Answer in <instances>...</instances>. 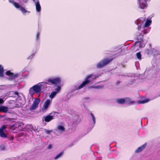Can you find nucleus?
<instances>
[{
  "mask_svg": "<svg viewBox=\"0 0 160 160\" xmlns=\"http://www.w3.org/2000/svg\"><path fill=\"white\" fill-rule=\"evenodd\" d=\"M57 93V92L55 91L52 92L51 94L50 95V98H53L54 97V96L56 95Z\"/></svg>",
  "mask_w": 160,
  "mask_h": 160,
  "instance_id": "25",
  "label": "nucleus"
},
{
  "mask_svg": "<svg viewBox=\"0 0 160 160\" xmlns=\"http://www.w3.org/2000/svg\"><path fill=\"white\" fill-rule=\"evenodd\" d=\"M159 96H160V95Z\"/></svg>",
  "mask_w": 160,
  "mask_h": 160,
  "instance_id": "40",
  "label": "nucleus"
},
{
  "mask_svg": "<svg viewBox=\"0 0 160 160\" xmlns=\"http://www.w3.org/2000/svg\"><path fill=\"white\" fill-rule=\"evenodd\" d=\"M53 118V117L52 116L48 115L45 117L44 118V120L46 122H49L52 120Z\"/></svg>",
  "mask_w": 160,
  "mask_h": 160,
  "instance_id": "16",
  "label": "nucleus"
},
{
  "mask_svg": "<svg viewBox=\"0 0 160 160\" xmlns=\"http://www.w3.org/2000/svg\"><path fill=\"white\" fill-rule=\"evenodd\" d=\"M149 101L148 99H146L142 100H139L138 101V104L145 103L148 102Z\"/></svg>",
  "mask_w": 160,
  "mask_h": 160,
  "instance_id": "22",
  "label": "nucleus"
},
{
  "mask_svg": "<svg viewBox=\"0 0 160 160\" xmlns=\"http://www.w3.org/2000/svg\"><path fill=\"white\" fill-rule=\"evenodd\" d=\"M52 147V145L51 144H49L47 147V148L48 149H51Z\"/></svg>",
  "mask_w": 160,
  "mask_h": 160,
  "instance_id": "34",
  "label": "nucleus"
},
{
  "mask_svg": "<svg viewBox=\"0 0 160 160\" xmlns=\"http://www.w3.org/2000/svg\"><path fill=\"white\" fill-rule=\"evenodd\" d=\"M8 108L5 106H1L0 107V112L6 113L8 111Z\"/></svg>",
  "mask_w": 160,
  "mask_h": 160,
  "instance_id": "15",
  "label": "nucleus"
},
{
  "mask_svg": "<svg viewBox=\"0 0 160 160\" xmlns=\"http://www.w3.org/2000/svg\"><path fill=\"white\" fill-rule=\"evenodd\" d=\"M88 77L87 78L86 77L85 78L84 81L78 87V89H80L85 87L87 85L89 84V81L88 80Z\"/></svg>",
  "mask_w": 160,
  "mask_h": 160,
  "instance_id": "7",
  "label": "nucleus"
},
{
  "mask_svg": "<svg viewBox=\"0 0 160 160\" xmlns=\"http://www.w3.org/2000/svg\"><path fill=\"white\" fill-rule=\"evenodd\" d=\"M90 114H91V115L92 116V120H93V123H94V124H95V117L94 116L93 114L92 113H91Z\"/></svg>",
  "mask_w": 160,
  "mask_h": 160,
  "instance_id": "27",
  "label": "nucleus"
},
{
  "mask_svg": "<svg viewBox=\"0 0 160 160\" xmlns=\"http://www.w3.org/2000/svg\"><path fill=\"white\" fill-rule=\"evenodd\" d=\"M113 59V58H106L100 61L97 64V68H101L109 63Z\"/></svg>",
  "mask_w": 160,
  "mask_h": 160,
  "instance_id": "2",
  "label": "nucleus"
},
{
  "mask_svg": "<svg viewBox=\"0 0 160 160\" xmlns=\"http://www.w3.org/2000/svg\"><path fill=\"white\" fill-rule=\"evenodd\" d=\"M4 102V101L3 100L2 98H0V104L3 103Z\"/></svg>",
  "mask_w": 160,
  "mask_h": 160,
  "instance_id": "32",
  "label": "nucleus"
},
{
  "mask_svg": "<svg viewBox=\"0 0 160 160\" xmlns=\"http://www.w3.org/2000/svg\"><path fill=\"white\" fill-rule=\"evenodd\" d=\"M6 125H3L0 128V136L2 138H6L7 135L4 132V130L6 128Z\"/></svg>",
  "mask_w": 160,
  "mask_h": 160,
  "instance_id": "6",
  "label": "nucleus"
},
{
  "mask_svg": "<svg viewBox=\"0 0 160 160\" xmlns=\"http://www.w3.org/2000/svg\"><path fill=\"white\" fill-rule=\"evenodd\" d=\"M37 0L38 1L36 3V10L38 12H39L41 11V8L38 0Z\"/></svg>",
  "mask_w": 160,
  "mask_h": 160,
  "instance_id": "17",
  "label": "nucleus"
},
{
  "mask_svg": "<svg viewBox=\"0 0 160 160\" xmlns=\"http://www.w3.org/2000/svg\"><path fill=\"white\" fill-rule=\"evenodd\" d=\"M137 46H138L140 48H142L144 47L145 45L143 43V42H136L133 45V47H135Z\"/></svg>",
  "mask_w": 160,
  "mask_h": 160,
  "instance_id": "13",
  "label": "nucleus"
},
{
  "mask_svg": "<svg viewBox=\"0 0 160 160\" xmlns=\"http://www.w3.org/2000/svg\"><path fill=\"white\" fill-rule=\"evenodd\" d=\"M136 56L137 58L139 60H141L142 59L141 55L140 52H139L136 53Z\"/></svg>",
  "mask_w": 160,
  "mask_h": 160,
  "instance_id": "26",
  "label": "nucleus"
},
{
  "mask_svg": "<svg viewBox=\"0 0 160 160\" xmlns=\"http://www.w3.org/2000/svg\"><path fill=\"white\" fill-rule=\"evenodd\" d=\"M61 87H60L59 86H58L57 87V88L56 89V90L57 92H59L61 90Z\"/></svg>",
  "mask_w": 160,
  "mask_h": 160,
  "instance_id": "28",
  "label": "nucleus"
},
{
  "mask_svg": "<svg viewBox=\"0 0 160 160\" xmlns=\"http://www.w3.org/2000/svg\"><path fill=\"white\" fill-rule=\"evenodd\" d=\"M51 102V101L49 99H47L45 102L42 108L44 109L45 110H46L48 108V107Z\"/></svg>",
  "mask_w": 160,
  "mask_h": 160,
  "instance_id": "14",
  "label": "nucleus"
},
{
  "mask_svg": "<svg viewBox=\"0 0 160 160\" xmlns=\"http://www.w3.org/2000/svg\"><path fill=\"white\" fill-rule=\"evenodd\" d=\"M139 5L140 8L141 9H144L146 8L147 6V2L146 1H142L141 0H139Z\"/></svg>",
  "mask_w": 160,
  "mask_h": 160,
  "instance_id": "10",
  "label": "nucleus"
},
{
  "mask_svg": "<svg viewBox=\"0 0 160 160\" xmlns=\"http://www.w3.org/2000/svg\"><path fill=\"white\" fill-rule=\"evenodd\" d=\"M141 26H140V25L139 26L138 25V29L139 30H140V29H141Z\"/></svg>",
  "mask_w": 160,
  "mask_h": 160,
  "instance_id": "36",
  "label": "nucleus"
},
{
  "mask_svg": "<svg viewBox=\"0 0 160 160\" xmlns=\"http://www.w3.org/2000/svg\"><path fill=\"white\" fill-rule=\"evenodd\" d=\"M21 126V125L19 123H15L13 124H11L9 125L10 129L12 130H15L16 129Z\"/></svg>",
  "mask_w": 160,
  "mask_h": 160,
  "instance_id": "11",
  "label": "nucleus"
},
{
  "mask_svg": "<svg viewBox=\"0 0 160 160\" xmlns=\"http://www.w3.org/2000/svg\"><path fill=\"white\" fill-rule=\"evenodd\" d=\"M143 36L140 33H137L135 35V39L137 42H143Z\"/></svg>",
  "mask_w": 160,
  "mask_h": 160,
  "instance_id": "9",
  "label": "nucleus"
},
{
  "mask_svg": "<svg viewBox=\"0 0 160 160\" xmlns=\"http://www.w3.org/2000/svg\"><path fill=\"white\" fill-rule=\"evenodd\" d=\"M52 132V131L48 130H46L45 131V132L48 134H49Z\"/></svg>",
  "mask_w": 160,
  "mask_h": 160,
  "instance_id": "29",
  "label": "nucleus"
},
{
  "mask_svg": "<svg viewBox=\"0 0 160 160\" xmlns=\"http://www.w3.org/2000/svg\"><path fill=\"white\" fill-rule=\"evenodd\" d=\"M22 1L24 2L25 3H26L28 1V0H22Z\"/></svg>",
  "mask_w": 160,
  "mask_h": 160,
  "instance_id": "38",
  "label": "nucleus"
},
{
  "mask_svg": "<svg viewBox=\"0 0 160 160\" xmlns=\"http://www.w3.org/2000/svg\"><path fill=\"white\" fill-rule=\"evenodd\" d=\"M86 77V78H87L88 77V80H89V82L90 83V82L94 80L97 78H98V76L92 74L88 75Z\"/></svg>",
  "mask_w": 160,
  "mask_h": 160,
  "instance_id": "8",
  "label": "nucleus"
},
{
  "mask_svg": "<svg viewBox=\"0 0 160 160\" xmlns=\"http://www.w3.org/2000/svg\"><path fill=\"white\" fill-rule=\"evenodd\" d=\"M125 102L127 104H133L134 103V101H132L131 99L129 98H125Z\"/></svg>",
  "mask_w": 160,
  "mask_h": 160,
  "instance_id": "21",
  "label": "nucleus"
},
{
  "mask_svg": "<svg viewBox=\"0 0 160 160\" xmlns=\"http://www.w3.org/2000/svg\"><path fill=\"white\" fill-rule=\"evenodd\" d=\"M40 101V100L39 99H35L33 102V103L30 108V110L32 111L38 107Z\"/></svg>",
  "mask_w": 160,
  "mask_h": 160,
  "instance_id": "4",
  "label": "nucleus"
},
{
  "mask_svg": "<svg viewBox=\"0 0 160 160\" xmlns=\"http://www.w3.org/2000/svg\"><path fill=\"white\" fill-rule=\"evenodd\" d=\"M102 87L101 86H96L94 88H100Z\"/></svg>",
  "mask_w": 160,
  "mask_h": 160,
  "instance_id": "35",
  "label": "nucleus"
},
{
  "mask_svg": "<svg viewBox=\"0 0 160 160\" xmlns=\"http://www.w3.org/2000/svg\"><path fill=\"white\" fill-rule=\"evenodd\" d=\"M47 81L48 82H42L39 83L30 88L29 90V93L30 94L33 95L35 93L40 92L42 89H44L45 88V86L47 84L50 85L59 84L61 81V79L59 77L54 78H50L47 80Z\"/></svg>",
  "mask_w": 160,
  "mask_h": 160,
  "instance_id": "1",
  "label": "nucleus"
},
{
  "mask_svg": "<svg viewBox=\"0 0 160 160\" xmlns=\"http://www.w3.org/2000/svg\"><path fill=\"white\" fill-rule=\"evenodd\" d=\"M63 154V151L61 152L54 158V159L55 160H56L58 159V158H60L62 155Z\"/></svg>",
  "mask_w": 160,
  "mask_h": 160,
  "instance_id": "23",
  "label": "nucleus"
},
{
  "mask_svg": "<svg viewBox=\"0 0 160 160\" xmlns=\"http://www.w3.org/2000/svg\"><path fill=\"white\" fill-rule=\"evenodd\" d=\"M151 23V21L149 20H147L143 28H145L149 26Z\"/></svg>",
  "mask_w": 160,
  "mask_h": 160,
  "instance_id": "19",
  "label": "nucleus"
},
{
  "mask_svg": "<svg viewBox=\"0 0 160 160\" xmlns=\"http://www.w3.org/2000/svg\"><path fill=\"white\" fill-rule=\"evenodd\" d=\"M34 2H35V0H32Z\"/></svg>",
  "mask_w": 160,
  "mask_h": 160,
  "instance_id": "39",
  "label": "nucleus"
},
{
  "mask_svg": "<svg viewBox=\"0 0 160 160\" xmlns=\"http://www.w3.org/2000/svg\"><path fill=\"white\" fill-rule=\"evenodd\" d=\"M116 101L119 104H123L125 102V99L124 98L118 99L116 100Z\"/></svg>",
  "mask_w": 160,
  "mask_h": 160,
  "instance_id": "20",
  "label": "nucleus"
},
{
  "mask_svg": "<svg viewBox=\"0 0 160 160\" xmlns=\"http://www.w3.org/2000/svg\"><path fill=\"white\" fill-rule=\"evenodd\" d=\"M6 74L11 79H14L18 77V73L14 74L11 72L10 71H8L6 72Z\"/></svg>",
  "mask_w": 160,
  "mask_h": 160,
  "instance_id": "5",
  "label": "nucleus"
},
{
  "mask_svg": "<svg viewBox=\"0 0 160 160\" xmlns=\"http://www.w3.org/2000/svg\"><path fill=\"white\" fill-rule=\"evenodd\" d=\"M39 32H38L37 33L36 36V39L37 40H38L39 39Z\"/></svg>",
  "mask_w": 160,
  "mask_h": 160,
  "instance_id": "31",
  "label": "nucleus"
},
{
  "mask_svg": "<svg viewBox=\"0 0 160 160\" xmlns=\"http://www.w3.org/2000/svg\"><path fill=\"white\" fill-rule=\"evenodd\" d=\"M58 129L60 131L62 132H64L65 131V129L64 127L61 125H59L58 126Z\"/></svg>",
  "mask_w": 160,
  "mask_h": 160,
  "instance_id": "24",
  "label": "nucleus"
},
{
  "mask_svg": "<svg viewBox=\"0 0 160 160\" xmlns=\"http://www.w3.org/2000/svg\"><path fill=\"white\" fill-rule=\"evenodd\" d=\"M10 2L12 3L16 8L17 9L19 8V10L23 14L28 12V11L22 5H20L18 2H14V1Z\"/></svg>",
  "mask_w": 160,
  "mask_h": 160,
  "instance_id": "3",
  "label": "nucleus"
},
{
  "mask_svg": "<svg viewBox=\"0 0 160 160\" xmlns=\"http://www.w3.org/2000/svg\"><path fill=\"white\" fill-rule=\"evenodd\" d=\"M143 33L144 34L147 33L149 31L148 30H147L146 29H144L143 31Z\"/></svg>",
  "mask_w": 160,
  "mask_h": 160,
  "instance_id": "30",
  "label": "nucleus"
},
{
  "mask_svg": "<svg viewBox=\"0 0 160 160\" xmlns=\"http://www.w3.org/2000/svg\"><path fill=\"white\" fill-rule=\"evenodd\" d=\"M147 143H146L142 145L140 147L138 148L137 149L135 150V152L138 153L142 151L146 147Z\"/></svg>",
  "mask_w": 160,
  "mask_h": 160,
  "instance_id": "12",
  "label": "nucleus"
},
{
  "mask_svg": "<svg viewBox=\"0 0 160 160\" xmlns=\"http://www.w3.org/2000/svg\"><path fill=\"white\" fill-rule=\"evenodd\" d=\"M4 68L2 65H0V77H3Z\"/></svg>",
  "mask_w": 160,
  "mask_h": 160,
  "instance_id": "18",
  "label": "nucleus"
},
{
  "mask_svg": "<svg viewBox=\"0 0 160 160\" xmlns=\"http://www.w3.org/2000/svg\"><path fill=\"white\" fill-rule=\"evenodd\" d=\"M14 93L15 95L18 96L19 95L17 91L13 92Z\"/></svg>",
  "mask_w": 160,
  "mask_h": 160,
  "instance_id": "33",
  "label": "nucleus"
},
{
  "mask_svg": "<svg viewBox=\"0 0 160 160\" xmlns=\"http://www.w3.org/2000/svg\"><path fill=\"white\" fill-rule=\"evenodd\" d=\"M120 83V82L119 81H118L116 82V83L117 85L118 84Z\"/></svg>",
  "mask_w": 160,
  "mask_h": 160,
  "instance_id": "37",
  "label": "nucleus"
}]
</instances>
